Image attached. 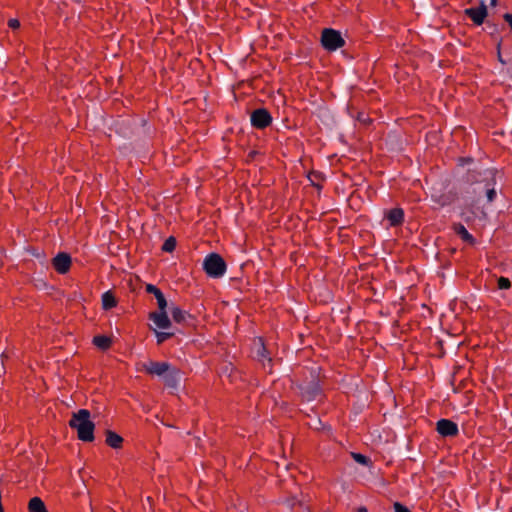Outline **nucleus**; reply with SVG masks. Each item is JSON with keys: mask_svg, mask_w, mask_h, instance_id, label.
Returning a JSON list of instances; mask_svg holds the SVG:
<instances>
[{"mask_svg": "<svg viewBox=\"0 0 512 512\" xmlns=\"http://www.w3.org/2000/svg\"><path fill=\"white\" fill-rule=\"evenodd\" d=\"M69 426L77 431L81 441L91 442L94 440L95 424L90 420V412L87 409H80L73 413Z\"/></svg>", "mask_w": 512, "mask_h": 512, "instance_id": "obj_1", "label": "nucleus"}, {"mask_svg": "<svg viewBox=\"0 0 512 512\" xmlns=\"http://www.w3.org/2000/svg\"><path fill=\"white\" fill-rule=\"evenodd\" d=\"M467 180L472 183L485 182L484 188L486 191L487 200L489 202L494 201L496 197L495 190V172L490 169H484L480 171L473 170L469 172Z\"/></svg>", "mask_w": 512, "mask_h": 512, "instance_id": "obj_2", "label": "nucleus"}, {"mask_svg": "<svg viewBox=\"0 0 512 512\" xmlns=\"http://www.w3.org/2000/svg\"><path fill=\"white\" fill-rule=\"evenodd\" d=\"M203 270L205 273L214 279L221 278L225 275L227 265L225 260L218 253L208 254L203 261Z\"/></svg>", "mask_w": 512, "mask_h": 512, "instance_id": "obj_3", "label": "nucleus"}, {"mask_svg": "<svg viewBox=\"0 0 512 512\" xmlns=\"http://www.w3.org/2000/svg\"><path fill=\"white\" fill-rule=\"evenodd\" d=\"M321 44L328 51H335L344 46L341 33L332 28H325L321 34Z\"/></svg>", "mask_w": 512, "mask_h": 512, "instance_id": "obj_4", "label": "nucleus"}, {"mask_svg": "<svg viewBox=\"0 0 512 512\" xmlns=\"http://www.w3.org/2000/svg\"><path fill=\"white\" fill-rule=\"evenodd\" d=\"M295 387L301 398L307 402L315 400L322 391L319 381L315 378L306 383H297Z\"/></svg>", "mask_w": 512, "mask_h": 512, "instance_id": "obj_5", "label": "nucleus"}, {"mask_svg": "<svg viewBox=\"0 0 512 512\" xmlns=\"http://www.w3.org/2000/svg\"><path fill=\"white\" fill-rule=\"evenodd\" d=\"M272 116L265 108H257L250 114L251 125L256 129H265L272 123Z\"/></svg>", "mask_w": 512, "mask_h": 512, "instance_id": "obj_6", "label": "nucleus"}, {"mask_svg": "<svg viewBox=\"0 0 512 512\" xmlns=\"http://www.w3.org/2000/svg\"><path fill=\"white\" fill-rule=\"evenodd\" d=\"M436 431L442 437H454L458 435V425L450 419H440L436 423Z\"/></svg>", "mask_w": 512, "mask_h": 512, "instance_id": "obj_7", "label": "nucleus"}, {"mask_svg": "<svg viewBox=\"0 0 512 512\" xmlns=\"http://www.w3.org/2000/svg\"><path fill=\"white\" fill-rule=\"evenodd\" d=\"M162 380L166 387L176 391L178 390L182 380V372L180 369L171 366L167 371V374L162 377Z\"/></svg>", "mask_w": 512, "mask_h": 512, "instance_id": "obj_8", "label": "nucleus"}, {"mask_svg": "<svg viewBox=\"0 0 512 512\" xmlns=\"http://www.w3.org/2000/svg\"><path fill=\"white\" fill-rule=\"evenodd\" d=\"M172 365L168 362L149 361L143 364L146 373L163 377Z\"/></svg>", "mask_w": 512, "mask_h": 512, "instance_id": "obj_9", "label": "nucleus"}, {"mask_svg": "<svg viewBox=\"0 0 512 512\" xmlns=\"http://www.w3.org/2000/svg\"><path fill=\"white\" fill-rule=\"evenodd\" d=\"M52 264L59 274H66L71 266V257L65 252H60L53 258Z\"/></svg>", "mask_w": 512, "mask_h": 512, "instance_id": "obj_10", "label": "nucleus"}, {"mask_svg": "<svg viewBox=\"0 0 512 512\" xmlns=\"http://www.w3.org/2000/svg\"><path fill=\"white\" fill-rule=\"evenodd\" d=\"M150 320L153 321L155 326L159 329H168L171 327L172 323L168 317V313L166 309L159 310L158 312H152L149 315Z\"/></svg>", "mask_w": 512, "mask_h": 512, "instance_id": "obj_11", "label": "nucleus"}, {"mask_svg": "<svg viewBox=\"0 0 512 512\" xmlns=\"http://www.w3.org/2000/svg\"><path fill=\"white\" fill-rule=\"evenodd\" d=\"M146 292L153 294L157 300L158 309H167L168 303L163 292L153 284L146 285Z\"/></svg>", "mask_w": 512, "mask_h": 512, "instance_id": "obj_12", "label": "nucleus"}, {"mask_svg": "<svg viewBox=\"0 0 512 512\" xmlns=\"http://www.w3.org/2000/svg\"><path fill=\"white\" fill-rule=\"evenodd\" d=\"M454 232L466 243L474 245L476 243L475 238L468 232L465 226L461 223L454 224Z\"/></svg>", "mask_w": 512, "mask_h": 512, "instance_id": "obj_13", "label": "nucleus"}, {"mask_svg": "<svg viewBox=\"0 0 512 512\" xmlns=\"http://www.w3.org/2000/svg\"><path fill=\"white\" fill-rule=\"evenodd\" d=\"M386 218L391 226L400 225L404 219V211L401 208L391 209L387 212Z\"/></svg>", "mask_w": 512, "mask_h": 512, "instance_id": "obj_14", "label": "nucleus"}, {"mask_svg": "<svg viewBox=\"0 0 512 512\" xmlns=\"http://www.w3.org/2000/svg\"><path fill=\"white\" fill-rule=\"evenodd\" d=\"M465 15H467L474 24L481 25L484 23L485 18L487 17L483 11H479L477 8L471 7L467 8L464 11Z\"/></svg>", "mask_w": 512, "mask_h": 512, "instance_id": "obj_15", "label": "nucleus"}, {"mask_svg": "<svg viewBox=\"0 0 512 512\" xmlns=\"http://www.w3.org/2000/svg\"><path fill=\"white\" fill-rule=\"evenodd\" d=\"M122 442H123V438L120 435H118L117 433L110 431V430L107 431V433H106L107 445H109L110 447H112L114 449H117V448L121 447Z\"/></svg>", "mask_w": 512, "mask_h": 512, "instance_id": "obj_16", "label": "nucleus"}, {"mask_svg": "<svg viewBox=\"0 0 512 512\" xmlns=\"http://www.w3.org/2000/svg\"><path fill=\"white\" fill-rule=\"evenodd\" d=\"M30 512H48L44 502L39 497H33L28 504Z\"/></svg>", "mask_w": 512, "mask_h": 512, "instance_id": "obj_17", "label": "nucleus"}, {"mask_svg": "<svg viewBox=\"0 0 512 512\" xmlns=\"http://www.w3.org/2000/svg\"><path fill=\"white\" fill-rule=\"evenodd\" d=\"M171 315L173 320L177 323H184L187 318H190V315L186 311L176 306L171 308Z\"/></svg>", "mask_w": 512, "mask_h": 512, "instance_id": "obj_18", "label": "nucleus"}, {"mask_svg": "<svg viewBox=\"0 0 512 512\" xmlns=\"http://www.w3.org/2000/svg\"><path fill=\"white\" fill-rule=\"evenodd\" d=\"M117 304L116 299L111 291H106L102 295V307L105 310H109L115 307Z\"/></svg>", "mask_w": 512, "mask_h": 512, "instance_id": "obj_19", "label": "nucleus"}, {"mask_svg": "<svg viewBox=\"0 0 512 512\" xmlns=\"http://www.w3.org/2000/svg\"><path fill=\"white\" fill-rule=\"evenodd\" d=\"M93 344L101 350H106L111 345V339L104 335H97L93 338Z\"/></svg>", "mask_w": 512, "mask_h": 512, "instance_id": "obj_20", "label": "nucleus"}, {"mask_svg": "<svg viewBox=\"0 0 512 512\" xmlns=\"http://www.w3.org/2000/svg\"><path fill=\"white\" fill-rule=\"evenodd\" d=\"M176 239L173 236L168 237L162 245V250L164 252L171 253L174 251L176 247Z\"/></svg>", "mask_w": 512, "mask_h": 512, "instance_id": "obj_21", "label": "nucleus"}, {"mask_svg": "<svg viewBox=\"0 0 512 512\" xmlns=\"http://www.w3.org/2000/svg\"><path fill=\"white\" fill-rule=\"evenodd\" d=\"M351 456L355 462H357L363 466H368L371 463L370 458L361 453L352 452Z\"/></svg>", "mask_w": 512, "mask_h": 512, "instance_id": "obj_22", "label": "nucleus"}, {"mask_svg": "<svg viewBox=\"0 0 512 512\" xmlns=\"http://www.w3.org/2000/svg\"><path fill=\"white\" fill-rule=\"evenodd\" d=\"M256 357L260 361H264L265 359H267L269 362H271V359L267 357V350L262 343H259L256 349Z\"/></svg>", "mask_w": 512, "mask_h": 512, "instance_id": "obj_23", "label": "nucleus"}, {"mask_svg": "<svg viewBox=\"0 0 512 512\" xmlns=\"http://www.w3.org/2000/svg\"><path fill=\"white\" fill-rule=\"evenodd\" d=\"M157 344H161L167 339L171 338L174 335V332H164L155 330Z\"/></svg>", "mask_w": 512, "mask_h": 512, "instance_id": "obj_24", "label": "nucleus"}, {"mask_svg": "<svg viewBox=\"0 0 512 512\" xmlns=\"http://www.w3.org/2000/svg\"><path fill=\"white\" fill-rule=\"evenodd\" d=\"M511 287V282L508 278L500 277L498 279V288L501 290H506Z\"/></svg>", "mask_w": 512, "mask_h": 512, "instance_id": "obj_25", "label": "nucleus"}, {"mask_svg": "<svg viewBox=\"0 0 512 512\" xmlns=\"http://www.w3.org/2000/svg\"><path fill=\"white\" fill-rule=\"evenodd\" d=\"M393 507L394 512H411L406 506L402 505L399 502H395Z\"/></svg>", "mask_w": 512, "mask_h": 512, "instance_id": "obj_26", "label": "nucleus"}, {"mask_svg": "<svg viewBox=\"0 0 512 512\" xmlns=\"http://www.w3.org/2000/svg\"><path fill=\"white\" fill-rule=\"evenodd\" d=\"M477 9L479 11H483L486 16L488 15L487 4L485 0L480 1L479 7H477Z\"/></svg>", "mask_w": 512, "mask_h": 512, "instance_id": "obj_27", "label": "nucleus"}, {"mask_svg": "<svg viewBox=\"0 0 512 512\" xmlns=\"http://www.w3.org/2000/svg\"><path fill=\"white\" fill-rule=\"evenodd\" d=\"M8 25L12 29H17L20 26V22L17 19H10Z\"/></svg>", "mask_w": 512, "mask_h": 512, "instance_id": "obj_28", "label": "nucleus"}, {"mask_svg": "<svg viewBox=\"0 0 512 512\" xmlns=\"http://www.w3.org/2000/svg\"><path fill=\"white\" fill-rule=\"evenodd\" d=\"M504 20L509 24L511 30H512V13H506L503 16Z\"/></svg>", "mask_w": 512, "mask_h": 512, "instance_id": "obj_29", "label": "nucleus"}, {"mask_svg": "<svg viewBox=\"0 0 512 512\" xmlns=\"http://www.w3.org/2000/svg\"><path fill=\"white\" fill-rule=\"evenodd\" d=\"M296 503H297V500L295 498H293V499H290V500L287 501V506L289 508H293Z\"/></svg>", "mask_w": 512, "mask_h": 512, "instance_id": "obj_30", "label": "nucleus"}, {"mask_svg": "<svg viewBox=\"0 0 512 512\" xmlns=\"http://www.w3.org/2000/svg\"><path fill=\"white\" fill-rule=\"evenodd\" d=\"M487 28L490 29V32L493 33L495 31H497V25L495 24H490V23H487Z\"/></svg>", "mask_w": 512, "mask_h": 512, "instance_id": "obj_31", "label": "nucleus"}, {"mask_svg": "<svg viewBox=\"0 0 512 512\" xmlns=\"http://www.w3.org/2000/svg\"><path fill=\"white\" fill-rule=\"evenodd\" d=\"M357 512H368L367 508L366 507H359L357 509Z\"/></svg>", "mask_w": 512, "mask_h": 512, "instance_id": "obj_32", "label": "nucleus"}, {"mask_svg": "<svg viewBox=\"0 0 512 512\" xmlns=\"http://www.w3.org/2000/svg\"><path fill=\"white\" fill-rule=\"evenodd\" d=\"M490 2V6H496L497 5V0H489Z\"/></svg>", "mask_w": 512, "mask_h": 512, "instance_id": "obj_33", "label": "nucleus"}, {"mask_svg": "<svg viewBox=\"0 0 512 512\" xmlns=\"http://www.w3.org/2000/svg\"><path fill=\"white\" fill-rule=\"evenodd\" d=\"M447 203H448V202H447L446 200H443L442 202H440V204H441L442 206L446 205Z\"/></svg>", "mask_w": 512, "mask_h": 512, "instance_id": "obj_34", "label": "nucleus"}]
</instances>
